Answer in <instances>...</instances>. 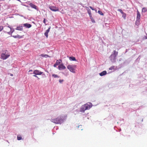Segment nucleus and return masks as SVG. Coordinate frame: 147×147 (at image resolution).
Listing matches in <instances>:
<instances>
[{
	"mask_svg": "<svg viewBox=\"0 0 147 147\" xmlns=\"http://www.w3.org/2000/svg\"><path fill=\"white\" fill-rule=\"evenodd\" d=\"M22 137L20 136H17V139L18 140H20L22 139Z\"/></svg>",
	"mask_w": 147,
	"mask_h": 147,
	"instance_id": "obj_27",
	"label": "nucleus"
},
{
	"mask_svg": "<svg viewBox=\"0 0 147 147\" xmlns=\"http://www.w3.org/2000/svg\"><path fill=\"white\" fill-rule=\"evenodd\" d=\"M147 11V8L146 7H144L142 8V12H146Z\"/></svg>",
	"mask_w": 147,
	"mask_h": 147,
	"instance_id": "obj_21",
	"label": "nucleus"
},
{
	"mask_svg": "<svg viewBox=\"0 0 147 147\" xmlns=\"http://www.w3.org/2000/svg\"><path fill=\"white\" fill-rule=\"evenodd\" d=\"M107 74V72L105 71H104L99 74V75L101 76H104Z\"/></svg>",
	"mask_w": 147,
	"mask_h": 147,
	"instance_id": "obj_16",
	"label": "nucleus"
},
{
	"mask_svg": "<svg viewBox=\"0 0 147 147\" xmlns=\"http://www.w3.org/2000/svg\"><path fill=\"white\" fill-rule=\"evenodd\" d=\"M14 30L13 28H12L9 26H6L5 28V31L9 34H11L14 32Z\"/></svg>",
	"mask_w": 147,
	"mask_h": 147,
	"instance_id": "obj_4",
	"label": "nucleus"
},
{
	"mask_svg": "<svg viewBox=\"0 0 147 147\" xmlns=\"http://www.w3.org/2000/svg\"><path fill=\"white\" fill-rule=\"evenodd\" d=\"M86 7V8H88L87 10V11H88V13L89 14L90 17H91V16H92V13H91V10H90V9H89V8L88 7Z\"/></svg>",
	"mask_w": 147,
	"mask_h": 147,
	"instance_id": "obj_17",
	"label": "nucleus"
},
{
	"mask_svg": "<svg viewBox=\"0 0 147 147\" xmlns=\"http://www.w3.org/2000/svg\"><path fill=\"white\" fill-rule=\"evenodd\" d=\"M90 18L92 22L94 23L95 22L93 18L92 17V16H91V17H90Z\"/></svg>",
	"mask_w": 147,
	"mask_h": 147,
	"instance_id": "obj_24",
	"label": "nucleus"
},
{
	"mask_svg": "<svg viewBox=\"0 0 147 147\" xmlns=\"http://www.w3.org/2000/svg\"><path fill=\"white\" fill-rule=\"evenodd\" d=\"M50 9L52 11H59V9L58 8L56 7L55 6H51L49 7Z\"/></svg>",
	"mask_w": 147,
	"mask_h": 147,
	"instance_id": "obj_6",
	"label": "nucleus"
},
{
	"mask_svg": "<svg viewBox=\"0 0 147 147\" xmlns=\"http://www.w3.org/2000/svg\"><path fill=\"white\" fill-rule=\"evenodd\" d=\"M30 5L32 7L34 8L35 9H36L37 6L36 5L32 3H31L30 4Z\"/></svg>",
	"mask_w": 147,
	"mask_h": 147,
	"instance_id": "obj_19",
	"label": "nucleus"
},
{
	"mask_svg": "<svg viewBox=\"0 0 147 147\" xmlns=\"http://www.w3.org/2000/svg\"><path fill=\"white\" fill-rule=\"evenodd\" d=\"M50 28V27L47 30H46V32L45 33V35L47 38L48 37V33L49 32Z\"/></svg>",
	"mask_w": 147,
	"mask_h": 147,
	"instance_id": "obj_14",
	"label": "nucleus"
},
{
	"mask_svg": "<svg viewBox=\"0 0 147 147\" xmlns=\"http://www.w3.org/2000/svg\"><path fill=\"white\" fill-rule=\"evenodd\" d=\"M138 23H139V22H136L135 24H138Z\"/></svg>",
	"mask_w": 147,
	"mask_h": 147,
	"instance_id": "obj_33",
	"label": "nucleus"
},
{
	"mask_svg": "<svg viewBox=\"0 0 147 147\" xmlns=\"http://www.w3.org/2000/svg\"><path fill=\"white\" fill-rule=\"evenodd\" d=\"M13 37L14 38H21L23 37V36H20L18 34H17L16 35H13L11 36Z\"/></svg>",
	"mask_w": 147,
	"mask_h": 147,
	"instance_id": "obj_12",
	"label": "nucleus"
},
{
	"mask_svg": "<svg viewBox=\"0 0 147 147\" xmlns=\"http://www.w3.org/2000/svg\"><path fill=\"white\" fill-rule=\"evenodd\" d=\"M76 67V65H68L67 66V68L71 72L75 73V69Z\"/></svg>",
	"mask_w": 147,
	"mask_h": 147,
	"instance_id": "obj_5",
	"label": "nucleus"
},
{
	"mask_svg": "<svg viewBox=\"0 0 147 147\" xmlns=\"http://www.w3.org/2000/svg\"><path fill=\"white\" fill-rule=\"evenodd\" d=\"M116 68V67L115 66H113L109 68V69L110 70H114Z\"/></svg>",
	"mask_w": 147,
	"mask_h": 147,
	"instance_id": "obj_20",
	"label": "nucleus"
},
{
	"mask_svg": "<svg viewBox=\"0 0 147 147\" xmlns=\"http://www.w3.org/2000/svg\"><path fill=\"white\" fill-rule=\"evenodd\" d=\"M32 71V70H30L29 71Z\"/></svg>",
	"mask_w": 147,
	"mask_h": 147,
	"instance_id": "obj_34",
	"label": "nucleus"
},
{
	"mask_svg": "<svg viewBox=\"0 0 147 147\" xmlns=\"http://www.w3.org/2000/svg\"><path fill=\"white\" fill-rule=\"evenodd\" d=\"M59 61H61V59H59ZM60 62L59 61V60H57L56 63L54 65V67H56L57 65L60 64Z\"/></svg>",
	"mask_w": 147,
	"mask_h": 147,
	"instance_id": "obj_13",
	"label": "nucleus"
},
{
	"mask_svg": "<svg viewBox=\"0 0 147 147\" xmlns=\"http://www.w3.org/2000/svg\"><path fill=\"white\" fill-rule=\"evenodd\" d=\"M42 73V72L38 70H35L33 72V74L36 75H41Z\"/></svg>",
	"mask_w": 147,
	"mask_h": 147,
	"instance_id": "obj_9",
	"label": "nucleus"
},
{
	"mask_svg": "<svg viewBox=\"0 0 147 147\" xmlns=\"http://www.w3.org/2000/svg\"><path fill=\"white\" fill-rule=\"evenodd\" d=\"M118 11L119 12H120L121 13H123L122 9H119L118 10Z\"/></svg>",
	"mask_w": 147,
	"mask_h": 147,
	"instance_id": "obj_26",
	"label": "nucleus"
},
{
	"mask_svg": "<svg viewBox=\"0 0 147 147\" xmlns=\"http://www.w3.org/2000/svg\"><path fill=\"white\" fill-rule=\"evenodd\" d=\"M33 76H34V77H37V76L35 75H34Z\"/></svg>",
	"mask_w": 147,
	"mask_h": 147,
	"instance_id": "obj_32",
	"label": "nucleus"
},
{
	"mask_svg": "<svg viewBox=\"0 0 147 147\" xmlns=\"http://www.w3.org/2000/svg\"><path fill=\"white\" fill-rule=\"evenodd\" d=\"M9 56V55H5L4 53H2L1 55V58L3 60H5L8 58Z\"/></svg>",
	"mask_w": 147,
	"mask_h": 147,
	"instance_id": "obj_7",
	"label": "nucleus"
},
{
	"mask_svg": "<svg viewBox=\"0 0 147 147\" xmlns=\"http://www.w3.org/2000/svg\"><path fill=\"white\" fill-rule=\"evenodd\" d=\"M3 29V26H0V31H1Z\"/></svg>",
	"mask_w": 147,
	"mask_h": 147,
	"instance_id": "obj_28",
	"label": "nucleus"
},
{
	"mask_svg": "<svg viewBox=\"0 0 147 147\" xmlns=\"http://www.w3.org/2000/svg\"><path fill=\"white\" fill-rule=\"evenodd\" d=\"M40 56H42V57H50L47 55H43V54H41L40 55Z\"/></svg>",
	"mask_w": 147,
	"mask_h": 147,
	"instance_id": "obj_22",
	"label": "nucleus"
},
{
	"mask_svg": "<svg viewBox=\"0 0 147 147\" xmlns=\"http://www.w3.org/2000/svg\"><path fill=\"white\" fill-rule=\"evenodd\" d=\"M23 29V27L22 26H17L16 29V30H22Z\"/></svg>",
	"mask_w": 147,
	"mask_h": 147,
	"instance_id": "obj_15",
	"label": "nucleus"
},
{
	"mask_svg": "<svg viewBox=\"0 0 147 147\" xmlns=\"http://www.w3.org/2000/svg\"><path fill=\"white\" fill-rule=\"evenodd\" d=\"M92 106V104L91 103H87L81 106L80 111L81 112L84 113L85 110L89 109Z\"/></svg>",
	"mask_w": 147,
	"mask_h": 147,
	"instance_id": "obj_1",
	"label": "nucleus"
},
{
	"mask_svg": "<svg viewBox=\"0 0 147 147\" xmlns=\"http://www.w3.org/2000/svg\"><path fill=\"white\" fill-rule=\"evenodd\" d=\"M51 121L52 122L56 124H61L63 121V119L61 117H58L56 118L51 119Z\"/></svg>",
	"mask_w": 147,
	"mask_h": 147,
	"instance_id": "obj_3",
	"label": "nucleus"
},
{
	"mask_svg": "<svg viewBox=\"0 0 147 147\" xmlns=\"http://www.w3.org/2000/svg\"><path fill=\"white\" fill-rule=\"evenodd\" d=\"M98 13L100 14V15H103V13L101 12V11H98Z\"/></svg>",
	"mask_w": 147,
	"mask_h": 147,
	"instance_id": "obj_25",
	"label": "nucleus"
},
{
	"mask_svg": "<svg viewBox=\"0 0 147 147\" xmlns=\"http://www.w3.org/2000/svg\"><path fill=\"white\" fill-rule=\"evenodd\" d=\"M52 76L53 77L55 78H59V76H58L57 75L55 74H52Z\"/></svg>",
	"mask_w": 147,
	"mask_h": 147,
	"instance_id": "obj_23",
	"label": "nucleus"
},
{
	"mask_svg": "<svg viewBox=\"0 0 147 147\" xmlns=\"http://www.w3.org/2000/svg\"><path fill=\"white\" fill-rule=\"evenodd\" d=\"M118 52L116 51H113L112 54L109 57V59L111 62L113 63H114L116 62V57L117 56Z\"/></svg>",
	"mask_w": 147,
	"mask_h": 147,
	"instance_id": "obj_2",
	"label": "nucleus"
},
{
	"mask_svg": "<svg viewBox=\"0 0 147 147\" xmlns=\"http://www.w3.org/2000/svg\"><path fill=\"white\" fill-rule=\"evenodd\" d=\"M58 69L59 70L64 69H66V67L63 65V64L62 63L59 65L58 67Z\"/></svg>",
	"mask_w": 147,
	"mask_h": 147,
	"instance_id": "obj_8",
	"label": "nucleus"
},
{
	"mask_svg": "<svg viewBox=\"0 0 147 147\" xmlns=\"http://www.w3.org/2000/svg\"><path fill=\"white\" fill-rule=\"evenodd\" d=\"M64 80H59V82L60 83H62L63 81Z\"/></svg>",
	"mask_w": 147,
	"mask_h": 147,
	"instance_id": "obj_29",
	"label": "nucleus"
},
{
	"mask_svg": "<svg viewBox=\"0 0 147 147\" xmlns=\"http://www.w3.org/2000/svg\"><path fill=\"white\" fill-rule=\"evenodd\" d=\"M23 26L24 27H25L27 28H29L31 27L32 25L28 23H25L23 24Z\"/></svg>",
	"mask_w": 147,
	"mask_h": 147,
	"instance_id": "obj_11",
	"label": "nucleus"
},
{
	"mask_svg": "<svg viewBox=\"0 0 147 147\" xmlns=\"http://www.w3.org/2000/svg\"><path fill=\"white\" fill-rule=\"evenodd\" d=\"M69 59L70 60L73 61H76V59L73 56H71L69 57Z\"/></svg>",
	"mask_w": 147,
	"mask_h": 147,
	"instance_id": "obj_18",
	"label": "nucleus"
},
{
	"mask_svg": "<svg viewBox=\"0 0 147 147\" xmlns=\"http://www.w3.org/2000/svg\"><path fill=\"white\" fill-rule=\"evenodd\" d=\"M91 9H92V10H94V8H93L91 6H90L89 7Z\"/></svg>",
	"mask_w": 147,
	"mask_h": 147,
	"instance_id": "obj_30",
	"label": "nucleus"
},
{
	"mask_svg": "<svg viewBox=\"0 0 147 147\" xmlns=\"http://www.w3.org/2000/svg\"><path fill=\"white\" fill-rule=\"evenodd\" d=\"M43 22L44 23H45V24L46 22H45V18L44 19V20L43 21Z\"/></svg>",
	"mask_w": 147,
	"mask_h": 147,
	"instance_id": "obj_31",
	"label": "nucleus"
},
{
	"mask_svg": "<svg viewBox=\"0 0 147 147\" xmlns=\"http://www.w3.org/2000/svg\"><path fill=\"white\" fill-rule=\"evenodd\" d=\"M137 18H136V22H139L140 19V14L138 11H137Z\"/></svg>",
	"mask_w": 147,
	"mask_h": 147,
	"instance_id": "obj_10",
	"label": "nucleus"
}]
</instances>
